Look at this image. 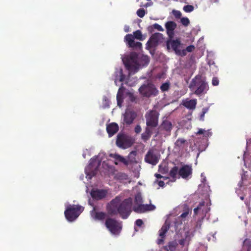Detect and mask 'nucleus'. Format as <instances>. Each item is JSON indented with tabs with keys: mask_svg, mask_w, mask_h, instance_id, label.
Here are the masks:
<instances>
[{
	"mask_svg": "<svg viewBox=\"0 0 251 251\" xmlns=\"http://www.w3.org/2000/svg\"><path fill=\"white\" fill-rule=\"evenodd\" d=\"M132 205V200L130 198L121 201V197L117 196L107 205L106 210L110 215L119 214L122 219H126L131 213Z\"/></svg>",
	"mask_w": 251,
	"mask_h": 251,
	"instance_id": "nucleus-1",
	"label": "nucleus"
},
{
	"mask_svg": "<svg viewBox=\"0 0 251 251\" xmlns=\"http://www.w3.org/2000/svg\"><path fill=\"white\" fill-rule=\"evenodd\" d=\"M134 38L140 41L143 40L142 34L140 30L133 32V35L131 34L126 35L125 37V41L129 47L135 49H141L142 46V43L140 42H135Z\"/></svg>",
	"mask_w": 251,
	"mask_h": 251,
	"instance_id": "nucleus-2",
	"label": "nucleus"
},
{
	"mask_svg": "<svg viewBox=\"0 0 251 251\" xmlns=\"http://www.w3.org/2000/svg\"><path fill=\"white\" fill-rule=\"evenodd\" d=\"M84 210V207L79 205H70L67 207L64 214L69 222L75 220Z\"/></svg>",
	"mask_w": 251,
	"mask_h": 251,
	"instance_id": "nucleus-3",
	"label": "nucleus"
},
{
	"mask_svg": "<svg viewBox=\"0 0 251 251\" xmlns=\"http://www.w3.org/2000/svg\"><path fill=\"white\" fill-rule=\"evenodd\" d=\"M105 226L112 234L115 235H118L122 228L121 223L111 218H108L106 219Z\"/></svg>",
	"mask_w": 251,
	"mask_h": 251,
	"instance_id": "nucleus-4",
	"label": "nucleus"
},
{
	"mask_svg": "<svg viewBox=\"0 0 251 251\" xmlns=\"http://www.w3.org/2000/svg\"><path fill=\"white\" fill-rule=\"evenodd\" d=\"M159 113L155 110H151L145 114L146 125L151 128H155L158 125Z\"/></svg>",
	"mask_w": 251,
	"mask_h": 251,
	"instance_id": "nucleus-5",
	"label": "nucleus"
},
{
	"mask_svg": "<svg viewBox=\"0 0 251 251\" xmlns=\"http://www.w3.org/2000/svg\"><path fill=\"white\" fill-rule=\"evenodd\" d=\"M139 92L144 97H150L155 96L158 93V91L155 85L151 83L142 85L139 89Z\"/></svg>",
	"mask_w": 251,
	"mask_h": 251,
	"instance_id": "nucleus-6",
	"label": "nucleus"
},
{
	"mask_svg": "<svg viewBox=\"0 0 251 251\" xmlns=\"http://www.w3.org/2000/svg\"><path fill=\"white\" fill-rule=\"evenodd\" d=\"M134 143L132 139L125 134H118L116 139V145L122 149H126L130 147Z\"/></svg>",
	"mask_w": 251,
	"mask_h": 251,
	"instance_id": "nucleus-7",
	"label": "nucleus"
},
{
	"mask_svg": "<svg viewBox=\"0 0 251 251\" xmlns=\"http://www.w3.org/2000/svg\"><path fill=\"white\" fill-rule=\"evenodd\" d=\"M173 38H169L167 41V48L168 49L171 48L175 52V53L179 56H183L185 54L184 51H181L180 49L181 43L179 39L177 38L176 40Z\"/></svg>",
	"mask_w": 251,
	"mask_h": 251,
	"instance_id": "nucleus-8",
	"label": "nucleus"
},
{
	"mask_svg": "<svg viewBox=\"0 0 251 251\" xmlns=\"http://www.w3.org/2000/svg\"><path fill=\"white\" fill-rule=\"evenodd\" d=\"M163 39V34L160 33H155L152 34L146 43V49L148 50L155 49Z\"/></svg>",
	"mask_w": 251,
	"mask_h": 251,
	"instance_id": "nucleus-9",
	"label": "nucleus"
},
{
	"mask_svg": "<svg viewBox=\"0 0 251 251\" xmlns=\"http://www.w3.org/2000/svg\"><path fill=\"white\" fill-rule=\"evenodd\" d=\"M189 87L192 89H195L196 87H197L195 93L197 95H200L204 90V81H201L200 77L197 76L192 79Z\"/></svg>",
	"mask_w": 251,
	"mask_h": 251,
	"instance_id": "nucleus-10",
	"label": "nucleus"
},
{
	"mask_svg": "<svg viewBox=\"0 0 251 251\" xmlns=\"http://www.w3.org/2000/svg\"><path fill=\"white\" fill-rule=\"evenodd\" d=\"M160 155L157 154L152 149L148 151L145 156V161L152 165H156L159 160Z\"/></svg>",
	"mask_w": 251,
	"mask_h": 251,
	"instance_id": "nucleus-11",
	"label": "nucleus"
},
{
	"mask_svg": "<svg viewBox=\"0 0 251 251\" xmlns=\"http://www.w3.org/2000/svg\"><path fill=\"white\" fill-rule=\"evenodd\" d=\"M108 194V190L106 189H100L93 188L91 190L90 195L95 200L99 201L105 198Z\"/></svg>",
	"mask_w": 251,
	"mask_h": 251,
	"instance_id": "nucleus-12",
	"label": "nucleus"
},
{
	"mask_svg": "<svg viewBox=\"0 0 251 251\" xmlns=\"http://www.w3.org/2000/svg\"><path fill=\"white\" fill-rule=\"evenodd\" d=\"M100 161L98 160L97 156L91 158L90 160L89 164L87 168L85 169V173L87 176H90L89 178H91L93 176H94L95 174L94 171L91 173L87 172L88 170H92L94 169H97L100 165Z\"/></svg>",
	"mask_w": 251,
	"mask_h": 251,
	"instance_id": "nucleus-13",
	"label": "nucleus"
},
{
	"mask_svg": "<svg viewBox=\"0 0 251 251\" xmlns=\"http://www.w3.org/2000/svg\"><path fill=\"white\" fill-rule=\"evenodd\" d=\"M137 117V114L135 112L126 110L123 115L124 123L126 125H130L133 123L134 120Z\"/></svg>",
	"mask_w": 251,
	"mask_h": 251,
	"instance_id": "nucleus-14",
	"label": "nucleus"
},
{
	"mask_svg": "<svg viewBox=\"0 0 251 251\" xmlns=\"http://www.w3.org/2000/svg\"><path fill=\"white\" fill-rule=\"evenodd\" d=\"M177 25L174 21H168L165 24L167 34L169 38H173L175 36V30L176 28Z\"/></svg>",
	"mask_w": 251,
	"mask_h": 251,
	"instance_id": "nucleus-15",
	"label": "nucleus"
},
{
	"mask_svg": "<svg viewBox=\"0 0 251 251\" xmlns=\"http://www.w3.org/2000/svg\"><path fill=\"white\" fill-rule=\"evenodd\" d=\"M192 169L191 167L185 165L183 166L178 172V175L183 178H187L189 176L191 175Z\"/></svg>",
	"mask_w": 251,
	"mask_h": 251,
	"instance_id": "nucleus-16",
	"label": "nucleus"
},
{
	"mask_svg": "<svg viewBox=\"0 0 251 251\" xmlns=\"http://www.w3.org/2000/svg\"><path fill=\"white\" fill-rule=\"evenodd\" d=\"M119 130V126L117 124L115 123H112L107 125L106 131L109 137H112Z\"/></svg>",
	"mask_w": 251,
	"mask_h": 251,
	"instance_id": "nucleus-17",
	"label": "nucleus"
},
{
	"mask_svg": "<svg viewBox=\"0 0 251 251\" xmlns=\"http://www.w3.org/2000/svg\"><path fill=\"white\" fill-rule=\"evenodd\" d=\"M91 215L94 219L100 221L103 220L106 216V214L104 212L96 211L95 207H94L93 210L91 211Z\"/></svg>",
	"mask_w": 251,
	"mask_h": 251,
	"instance_id": "nucleus-18",
	"label": "nucleus"
},
{
	"mask_svg": "<svg viewBox=\"0 0 251 251\" xmlns=\"http://www.w3.org/2000/svg\"><path fill=\"white\" fill-rule=\"evenodd\" d=\"M137 61V54L136 53H131L128 56L127 61L125 63V66L128 69H130L132 67L131 63H136Z\"/></svg>",
	"mask_w": 251,
	"mask_h": 251,
	"instance_id": "nucleus-19",
	"label": "nucleus"
},
{
	"mask_svg": "<svg viewBox=\"0 0 251 251\" xmlns=\"http://www.w3.org/2000/svg\"><path fill=\"white\" fill-rule=\"evenodd\" d=\"M182 104L187 108L193 110L195 109L196 106L197 104V100H183L182 102Z\"/></svg>",
	"mask_w": 251,
	"mask_h": 251,
	"instance_id": "nucleus-20",
	"label": "nucleus"
},
{
	"mask_svg": "<svg viewBox=\"0 0 251 251\" xmlns=\"http://www.w3.org/2000/svg\"><path fill=\"white\" fill-rule=\"evenodd\" d=\"M152 133V128L147 126L145 128V131L141 134L142 139L144 141L146 142L151 138Z\"/></svg>",
	"mask_w": 251,
	"mask_h": 251,
	"instance_id": "nucleus-21",
	"label": "nucleus"
},
{
	"mask_svg": "<svg viewBox=\"0 0 251 251\" xmlns=\"http://www.w3.org/2000/svg\"><path fill=\"white\" fill-rule=\"evenodd\" d=\"M170 228V225L166 222L162 226L161 228L159 230V236L161 238H164L165 234Z\"/></svg>",
	"mask_w": 251,
	"mask_h": 251,
	"instance_id": "nucleus-22",
	"label": "nucleus"
},
{
	"mask_svg": "<svg viewBox=\"0 0 251 251\" xmlns=\"http://www.w3.org/2000/svg\"><path fill=\"white\" fill-rule=\"evenodd\" d=\"M114 178L117 180L122 181L127 180L128 177L126 174L122 172H118L115 174Z\"/></svg>",
	"mask_w": 251,
	"mask_h": 251,
	"instance_id": "nucleus-23",
	"label": "nucleus"
},
{
	"mask_svg": "<svg viewBox=\"0 0 251 251\" xmlns=\"http://www.w3.org/2000/svg\"><path fill=\"white\" fill-rule=\"evenodd\" d=\"M110 156L114 158L116 161L122 162L126 165L128 164V161H127L124 157L118 154H110Z\"/></svg>",
	"mask_w": 251,
	"mask_h": 251,
	"instance_id": "nucleus-24",
	"label": "nucleus"
},
{
	"mask_svg": "<svg viewBox=\"0 0 251 251\" xmlns=\"http://www.w3.org/2000/svg\"><path fill=\"white\" fill-rule=\"evenodd\" d=\"M134 212L137 213H142L147 211L146 204H140L138 205H134L133 208Z\"/></svg>",
	"mask_w": 251,
	"mask_h": 251,
	"instance_id": "nucleus-25",
	"label": "nucleus"
},
{
	"mask_svg": "<svg viewBox=\"0 0 251 251\" xmlns=\"http://www.w3.org/2000/svg\"><path fill=\"white\" fill-rule=\"evenodd\" d=\"M147 29L149 32H150V33H151L153 32H154V29H156L160 31H164V29L163 28V27L157 23H155L151 25L148 26Z\"/></svg>",
	"mask_w": 251,
	"mask_h": 251,
	"instance_id": "nucleus-26",
	"label": "nucleus"
},
{
	"mask_svg": "<svg viewBox=\"0 0 251 251\" xmlns=\"http://www.w3.org/2000/svg\"><path fill=\"white\" fill-rule=\"evenodd\" d=\"M161 127L165 130L167 131H170L172 128V125L170 121L165 120L163 121L161 124Z\"/></svg>",
	"mask_w": 251,
	"mask_h": 251,
	"instance_id": "nucleus-27",
	"label": "nucleus"
},
{
	"mask_svg": "<svg viewBox=\"0 0 251 251\" xmlns=\"http://www.w3.org/2000/svg\"><path fill=\"white\" fill-rule=\"evenodd\" d=\"M177 246V243L176 241L169 242L168 245L165 247V249L167 251H175Z\"/></svg>",
	"mask_w": 251,
	"mask_h": 251,
	"instance_id": "nucleus-28",
	"label": "nucleus"
},
{
	"mask_svg": "<svg viewBox=\"0 0 251 251\" xmlns=\"http://www.w3.org/2000/svg\"><path fill=\"white\" fill-rule=\"evenodd\" d=\"M179 169L178 167L177 166H174L172 169L170 171L169 175L170 176L174 179L175 180L176 179V176L177 174H178Z\"/></svg>",
	"mask_w": 251,
	"mask_h": 251,
	"instance_id": "nucleus-29",
	"label": "nucleus"
},
{
	"mask_svg": "<svg viewBox=\"0 0 251 251\" xmlns=\"http://www.w3.org/2000/svg\"><path fill=\"white\" fill-rule=\"evenodd\" d=\"M137 155V152L135 151H131L128 155V159L129 162L130 163L136 162V156Z\"/></svg>",
	"mask_w": 251,
	"mask_h": 251,
	"instance_id": "nucleus-30",
	"label": "nucleus"
},
{
	"mask_svg": "<svg viewBox=\"0 0 251 251\" xmlns=\"http://www.w3.org/2000/svg\"><path fill=\"white\" fill-rule=\"evenodd\" d=\"M186 140L182 138H178L176 141L175 145V146L178 148H183L184 144L186 143Z\"/></svg>",
	"mask_w": 251,
	"mask_h": 251,
	"instance_id": "nucleus-31",
	"label": "nucleus"
},
{
	"mask_svg": "<svg viewBox=\"0 0 251 251\" xmlns=\"http://www.w3.org/2000/svg\"><path fill=\"white\" fill-rule=\"evenodd\" d=\"M243 246L248 251H251V241L249 239H246L243 242Z\"/></svg>",
	"mask_w": 251,
	"mask_h": 251,
	"instance_id": "nucleus-32",
	"label": "nucleus"
},
{
	"mask_svg": "<svg viewBox=\"0 0 251 251\" xmlns=\"http://www.w3.org/2000/svg\"><path fill=\"white\" fill-rule=\"evenodd\" d=\"M208 64L209 65V67H210L211 69L212 70V73H216L217 72V68L215 65V63L213 61H209Z\"/></svg>",
	"mask_w": 251,
	"mask_h": 251,
	"instance_id": "nucleus-33",
	"label": "nucleus"
},
{
	"mask_svg": "<svg viewBox=\"0 0 251 251\" xmlns=\"http://www.w3.org/2000/svg\"><path fill=\"white\" fill-rule=\"evenodd\" d=\"M170 88L169 82H165L163 83L160 86V89L162 92L167 91Z\"/></svg>",
	"mask_w": 251,
	"mask_h": 251,
	"instance_id": "nucleus-34",
	"label": "nucleus"
},
{
	"mask_svg": "<svg viewBox=\"0 0 251 251\" xmlns=\"http://www.w3.org/2000/svg\"><path fill=\"white\" fill-rule=\"evenodd\" d=\"M195 49V47L193 45H190L188 46L186 49L182 50L181 51H184L185 54L183 55V56H185L187 54V52H192Z\"/></svg>",
	"mask_w": 251,
	"mask_h": 251,
	"instance_id": "nucleus-35",
	"label": "nucleus"
},
{
	"mask_svg": "<svg viewBox=\"0 0 251 251\" xmlns=\"http://www.w3.org/2000/svg\"><path fill=\"white\" fill-rule=\"evenodd\" d=\"M183 9L186 12H191L193 11L194 6L191 5H186L183 7Z\"/></svg>",
	"mask_w": 251,
	"mask_h": 251,
	"instance_id": "nucleus-36",
	"label": "nucleus"
},
{
	"mask_svg": "<svg viewBox=\"0 0 251 251\" xmlns=\"http://www.w3.org/2000/svg\"><path fill=\"white\" fill-rule=\"evenodd\" d=\"M181 23L184 26H187L190 24L189 20L187 17H183L180 20Z\"/></svg>",
	"mask_w": 251,
	"mask_h": 251,
	"instance_id": "nucleus-37",
	"label": "nucleus"
},
{
	"mask_svg": "<svg viewBox=\"0 0 251 251\" xmlns=\"http://www.w3.org/2000/svg\"><path fill=\"white\" fill-rule=\"evenodd\" d=\"M145 10L144 9H139L137 11V15L140 18H143L145 15Z\"/></svg>",
	"mask_w": 251,
	"mask_h": 251,
	"instance_id": "nucleus-38",
	"label": "nucleus"
},
{
	"mask_svg": "<svg viewBox=\"0 0 251 251\" xmlns=\"http://www.w3.org/2000/svg\"><path fill=\"white\" fill-rule=\"evenodd\" d=\"M135 202L137 204H141V203L142 202V198L140 195L138 194L136 195L135 197Z\"/></svg>",
	"mask_w": 251,
	"mask_h": 251,
	"instance_id": "nucleus-39",
	"label": "nucleus"
},
{
	"mask_svg": "<svg viewBox=\"0 0 251 251\" xmlns=\"http://www.w3.org/2000/svg\"><path fill=\"white\" fill-rule=\"evenodd\" d=\"M204 205V201L201 202L198 206H197L196 208H194V212L195 214L197 215L199 212V211L201 209V207L202 206Z\"/></svg>",
	"mask_w": 251,
	"mask_h": 251,
	"instance_id": "nucleus-40",
	"label": "nucleus"
},
{
	"mask_svg": "<svg viewBox=\"0 0 251 251\" xmlns=\"http://www.w3.org/2000/svg\"><path fill=\"white\" fill-rule=\"evenodd\" d=\"M173 13L176 18H180L181 16V13L179 11L174 10L173 11Z\"/></svg>",
	"mask_w": 251,
	"mask_h": 251,
	"instance_id": "nucleus-41",
	"label": "nucleus"
},
{
	"mask_svg": "<svg viewBox=\"0 0 251 251\" xmlns=\"http://www.w3.org/2000/svg\"><path fill=\"white\" fill-rule=\"evenodd\" d=\"M159 171L162 174H166L168 171V169L166 167L162 168L161 166H159Z\"/></svg>",
	"mask_w": 251,
	"mask_h": 251,
	"instance_id": "nucleus-42",
	"label": "nucleus"
},
{
	"mask_svg": "<svg viewBox=\"0 0 251 251\" xmlns=\"http://www.w3.org/2000/svg\"><path fill=\"white\" fill-rule=\"evenodd\" d=\"M146 207L147 211L153 210L155 208V206L152 204H146Z\"/></svg>",
	"mask_w": 251,
	"mask_h": 251,
	"instance_id": "nucleus-43",
	"label": "nucleus"
},
{
	"mask_svg": "<svg viewBox=\"0 0 251 251\" xmlns=\"http://www.w3.org/2000/svg\"><path fill=\"white\" fill-rule=\"evenodd\" d=\"M189 214V210L186 211L183 213H182L179 217H178V220H179L180 218L183 219L186 218Z\"/></svg>",
	"mask_w": 251,
	"mask_h": 251,
	"instance_id": "nucleus-44",
	"label": "nucleus"
},
{
	"mask_svg": "<svg viewBox=\"0 0 251 251\" xmlns=\"http://www.w3.org/2000/svg\"><path fill=\"white\" fill-rule=\"evenodd\" d=\"M135 224L137 226L140 227L143 224V222L141 219H137L135 222Z\"/></svg>",
	"mask_w": 251,
	"mask_h": 251,
	"instance_id": "nucleus-45",
	"label": "nucleus"
},
{
	"mask_svg": "<svg viewBox=\"0 0 251 251\" xmlns=\"http://www.w3.org/2000/svg\"><path fill=\"white\" fill-rule=\"evenodd\" d=\"M141 127L139 125H137L135 126L134 130L136 133H139L141 131Z\"/></svg>",
	"mask_w": 251,
	"mask_h": 251,
	"instance_id": "nucleus-46",
	"label": "nucleus"
},
{
	"mask_svg": "<svg viewBox=\"0 0 251 251\" xmlns=\"http://www.w3.org/2000/svg\"><path fill=\"white\" fill-rule=\"evenodd\" d=\"M212 83L214 86H217L219 84V80L217 78H213Z\"/></svg>",
	"mask_w": 251,
	"mask_h": 251,
	"instance_id": "nucleus-47",
	"label": "nucleus"
},
{
	"mask_svg": "<svg viewBox=\"0 0 251 251\" xmlns=\"http://www.w3.org/2000/svg\"><path fill=\"white\" fill-rule=\"evenodd\" d=\"M155 176L157 178H163L164 179H166L167 177H164L159 174H155Z\"/></svg>",
	"mask_w": 251,
	"mask_h": 251,
	"instance_id": "nucleus-48",
	"label": "nucleus"
},
{
	"mask_svg": "<svg viewBox=\"0 0 251 251\" xmlns=\"http://www.w3.org/2000/svg\"><path fill=\"white\" fill-rule=\"evenodd\" d=\"M156 181L158 182V185L160 187H164V186L165 185V183H164L163 181H162V180H160V181L156 180Z\"/></svg>",
	"mask_w": 251,
	"mask_h": 251,
	"instance_id": "nucleus-49",
	"label": "nucleus"
},
{
	"mask_svg": "<svg viewBox=\"0 0 251 251\" xmlns=\"http://www.w3.org/2000/svg\"><path fill=\"white\" fill-rule=\"evenodd\" d=\"M212 135V132L209 131H206L205 130V137L206 136H207L208 137L209 136H210Z\"/></svg>",
	"mask_w": 251,
	"mask_h": 251,
	"instance_id": "nucleus-50",
	"label": "nucleus"
},
{
	"mask_svg": "<svg viewBox=\"0 0 251 251\" xmlns=\"http://www.w3.org/2000/svg\"><path fill=\"white\" fill-rule=\"evenodd\" d=\"M117 102H118V105L119 106H121V102L120 101V98H119V95H118L117 96Z\"/></svg>",
	"mask_w": 251,
	"mask_h": 251,
	"instance_id": "nucleus-51",
	"label": "nucleus"
},
{
	"mask_svg": "<svg viewBox=\"0 0 251 251\" xmlns=\"http://www.w3.org/2000/svg\"><path fill=\"white\" fill-rule=\"evenodd\" d=\"M164 238H160V239H159L157 241V243L158 244H161L162 243H163V242H164Z\"/></svg>",
	"mask_w": 251,
	"mask_h": 251,
	"instance_id": "nucleus-52",
	"label": "nucleus"
},
{
	"mask_svg": "<svg viewBox=\"0 0 251 251\" xmlns=\"http://www.w3.org/2000/svg\"><path fill=\"white\" fill-rule=\"evenodd\" d=\"M204 133V129H201L199 130V131L198 132V134H202Z\"/></svg>",
	"mask_w": 251,
	"mask_h": 251,
	"instance_id": "nucleus-53",
	"label": "nucleus"
},
{
	"mask_svg": "<svg viewBox=\"0 0 251 251\" xmlns=\"http://www.w3.org/2000/svg\"><path fill=\"white\" fill-rule=\"evenodd\" d=\"M179 244L181 245H183L184 244V239H181L179 241Z\"/></svg>",
	"mask_w": 251,
	"mask_h": 251,
	"instance_id": "nucleus-54",
	"label": "nucleus"
},
{
	"mask_svg": "<svg viewBox=\"0 0 251 251\" xmlns=\"http://www.w3.org/2000/svg\"><path fill=\"white\" fill-rule=\"evenodd\" d=\"M120 81H124V75H121Z\"/></svg>",
	"mask_w": 251,
	"mask_h": 251,
	"instance_id": "nucleus-55",
	"label": "nucleus"
},
{
	"mask_svg": "<svg viewBox=\"0 0 251 251\" xmlns=\"http://www.w3.org/2000/svg\"><path fill=\"white\" fill-rule=\"evenodd\" d=\"M251 142V139H248L247 140V144L248 145L249 144V142Z\"/></svg>",
	"mask_w": 251,
	"mask_h": 251,
	"instance_id": "nucleus-56",
	"label": "nucleus"
},
{
	"mask_svg": "<svg viewBox=\"0 0 251 251\" xmlns=\"http://www.w3.org/2000/svg\"><path fill=\"white\" fill-rule=\"evenodd\" d=\"M203 115H204V111H203V110H202V112H201V117Z\"/></svg>",
	"mask_w": 251,
	"mask_h": 251,
	"instance_id": "nucleus-57",
	"label": "nucleus"
},
{
	"mask_svg": "<svg viewBox=\"0 0 251 251\" xmlns=\"http://www.w3.org/2000/svg\"><path fill=\"white\" fill-rule=\"evenodd\" d=\"M212 54V53H210V52H208V55H207V57H209L210 55H211Z\"/></svg>",
	"mask_w": 251,
	"mask_h": 251,
	"instance_id": "nucleus-58",
	"label": "nucleus"
},
{
	"mask_svg": "<svg viewBox=\"0 0 251 251\" xmlns=\"http://www.w3.org/2000/svg\"><path fill=\"white\" fill-rule=\"evenodd\" d=\"M125 31L126 32H128V28H127V30H126V29H125Z\"/></svg>",
	"mask_w": 251,
	"mask_h": 251,
	"instance_id": "nucleus-59",
	"label": "nucleus"
},
{
	"mask_svg": "<svg viewBox=\"0 0 251 251\" xmlns=\"http://www.w3.org/2000/svg\"><path fill=\"white\" fill-rule=\"evenodd\" d=\"M240 199H241L242 200H243L244 199V197H240Z\"/></svg>",
	"mask_w": 251,
	"mask_h": 251,
	"instance_id": "nucleus-60",
	"label": "nucleus"
},
{
	"mask_svg": "<svg viewBox=\"0 0 251 251\" xmlns=\"http://www.w3.org/2000/svg\"><path fill=\"white\" fill-rule=\"evenodd\" d=\"M114 164H115V165H118V163H117V162H116V161L114 162Z\"/></svg>",
	"mask_w": 251,
	"mask_h": 251,
	"instance_id": "nucleus-61",
	"label": "nucleus"
},
{
	"mask_svg": "<svg viewBox=\"0 0 251 251\" xmlns=\"http://www.w3.org/2000/svg\"><path fill=\"white\" fill-rule=\"evenodd\" d=\"M204 201H207V199H206V198H205ZM205 202H206V201H205Z\"/></svg>",
	"mask_w": 251,
	"mask_h": 251,
	"instance_id": "nucleus-62",
	"label": "nucleus"
},
{
	"mask_svg": "<svg viewBox=\"0 0 251 251\" xmlns=\"http://www.w3.org/2000/svg\"><path fill=\"white\" fill-rule=\"evenodd\" d=\"M204 88H205V89H206V84H205Z\"/></svg>",
	"mask_w": 251,
	"mask_h": 251,
	"instance_id": "nucleus-63",
	"label": "nucleus"
},
{
	"mask_svg": "<svg viewBox=\"0 0 251 251\" xmlns=\"http://www.w3.org/2000/svg\"><path fill=\"white\" fill-rule=\"evenodd\" d=\"M207 210H210V208H207Z\"/></svg>",
	"mask_w": 251,
	"mask_h": 251,
	"instance_id": "nucleus-64",
	"label": "nucleus"
}]
</instances>
